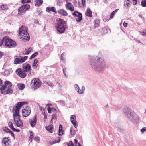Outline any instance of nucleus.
<instances>
[{
	"mask_svg": "<svg viewBox=\"0 0 146 146\" xmlns=\"http://www.w3.org/2000/svg\"><path fill=\"white\" fill-rule=\"evenodd\" d=\"M89 62L92 68L96 71H102L106 67V62L103 58L98 56L91 57Z\"/></svg>",
	"mask_w": 146,
	"mask_h": 146,
	"instance_id": "obj_1",
	"label": "nucleus"
},
{
	"mask_svg": "<svg viewBox=\"0 0 146 146\" xmlns=\"http://www.w3.org/2000/svg\"><path fill=\"white\" fill-rule=\"evenodd\" d=\"M27 103V102H19L16 104L15 107L14 106L13 107V117L14 124H15L17 127L20 128L23 127V124L20 119V116L19 114V110L23 105Z\"/></svg>",
	"mask_w": 146,
	"mask_h": 146,
	"instance_id": "obj_2",
	"label": "nucleus"
},
{
	"mask_svg": "<svg viewBox=\"0 0 146 146\" xmlns=\"http://www.w3.org/2000/svg\"><path fill=\"white\" fill-rule=\"evenodd\" d=\"M123 111L128 118L134 123H137L139 121V117L133 112H130V109L127 107H125Z\"/></svg>",
	"mask_w": 146,
	"mask_h": 146,
	"instance_id": "obj_3",
	"label": "nucleus"
},
{
	"mask_svg": "<svg viewBox=\"0 0 146 146\" xmlns=\"http://www.w3.org/2000/svg\"><path fill=\"white\" fill-rule=\"evenodd\" d=\"M66 22L61 19L57 20L55 23L54 27L57 31L59 33H63L66 28Z\"/></svg>",
	"mask_w": 146,
	"mask_h": 146,
	"instance_id": "obj_4",
	"label": "nucleus"
},
{
	"mask_svg": "<svg viewBox=\"0 0 146 146\" xmlns=\"http://www.w3.org/2000/svg\"><path fill=\"white\" fill-rule=\"evenodd\" d=\"M19 36L20 38L24 42L28 41L29 40V36L27 32V27L22 26L19 28Z\"/></svg>",
	"mask_w": 146,
	"mask_h": 146,
	"instance_id": "obj_5",
	"label": "nucleus"
},
{
	"mask_svg": "<svg viewBox=\"0 0 146 146\" xmlns=\"http://www.w3.org/2000/svg\"><path fill=\"white\" fill-rule=\"evenodd\" d=\"M12 84L9 81H6L3 86H1L0 88L1 93L4 94H10L13 92L11 89Z\"/></svg>",
	"mask_w": 146,
	"mask_h": 146,
	"instance_id": "obj_6",
	"label": "nucleus"
},
{
	"mask_svg": "<svg viewBox=\"0 0 146 146\" xmlns=\"http://www.w3.org/2000/svg\"><path fill=\"white\" fill-rule=\"evenodd\" d=\"M3 45L9 48H14L16 46V42L6 37H4L1 41Z\"/></svg>",
	"mask_w": 146,
	"mask_h": 146,
	"instance_id": "obj_7",
	"label": "nucleus"
},
{
	"mask_svg": "<svg viewBox=\"0 0 146 146\" xmlns=\"http://www.w3.org/2000/svg\"><path fill=\"white\" fill-rule=\"evenodd\" d=\"M31 84L32 88L36 89L40 86L41 83L39 79L35 78L32 80Z\"/></svg>",
	"mask_w": 146,
	"mask_h": 146,
	"instance_id": "obj_8",
	"label": "nucleus"
},
{
	"mask_svg": "<svg viewBox=\"0 0 146 146\" xmlns=\"http://www.w3.org/2000/svg\"><path fill=\"white\" fill-rule=\"evenodd\" d=\"M22 70L24 72H25L27 74H28L29 76L31 74V66L29 64H26L25 63L23 64L22 66Z\"/></svg>",
	"mask_w": 146,
	"mask_h": 146,
	"instance_id": "obj_9",
	"label": "nucleus"
},
{
	"mask_svg": "<svg viewBox=\"0 0 146 146\" xmlns=\"http://www.w3.org/2000/svg\"><path fill=\"white\" fill-rule=\"evenodd\" d=\"M30 7L29 4L26 3L20 7L18 10L19 13H21L28 10Z\"/></svg>",
	"mask_w": 146,
	"mask_h": 146,
	"instance_id": "obj_10",
	"label": "nucleus"
},
{
	"mask_svg": "<svg viewBox=\"0 0 146 146\" xmlns=\"http://www.w3.org/2000/svg\"><path fill=\"white\" fill-rule=\"evenodd\" d=\"M73 14L77 21L80 22L82 20V15L81 13L76 11L74 12Z\"/></svg>",
	"mask_w": 146,
	"mask_h": 146,
	"instance_id": "obj_11",
	"label": "nucleus"
},
{
	"mask_svg": "<svg viewBox=\"0 0 146 146\" xmlns=\"http://www.w3.org/2000/svg\"><path fill=\"white\" fill-rule=\"evenodd\" d=\"M15 72L19 76L22 78H25L27 74L25 72L23 71L22 69L20 68L17 69L15 71Z\"/></svg>",
	"mask_w": 146,
	"mask_h": 146,
	"instance_id": "obj_12",
	"label": "nucleus"
},
{
	"mask_svg": "<svg viewBox=\"0 0 146 146\" xmlns=\"http://www.w3.org/2000/svg\"><path fill=\"white\" fill-rule=\"evenodd\" d=\"M31 110L29 108H26V109H24L22 110V113L23 116L25 117H26L28 116L30 114Z\"/></svg>",
	"mask_w": 146,
	"mask_h": 146,
	"instance_id": "obj_13",
	"label": "nucleus"
},
{
	"mask_svg": "<svg viewBox=\"0 0 146 146\" xmlns=\"http://www.w3.org/2000/svg\"><path fill=\"white\" fill-rule=\"evenodd\" d=\"M74 88L76 91L79 94H82L84 92L85 90V88L84 87L82 86L81 87V90L79 91L78 89H79V86L76 84L74 85Z\"/></svg>",
	"mask_w": 146,
	"mask_h": 146,
	"instance_id": "obj_14",
	"label": "nucleus"
},
{
	"mask_svg": "<svg viewBox=\"0 0 146 146\" xmlns=\"http://www.w3.org/2000/svg\"><path fill=\"white\" fill-rule=\"evenodd\" d=\"M37 121L36 116V115L35 116L33 119H30L29 122L32 127H33L35 126L36 124Z\"/></svg>",
	"mask_w": 146,
	"mask_h": 146,
	"instance_id": "obj_15",
	"label": "nucleus"
},
{
	"mask_svg": "<svg viewBox=\"0 0 146 146\" xmlns=\"http://www.w3.org/2000/svg\"><path fill=\"white\" fill-rule=\"evenodd\" d=\"M66 7L67 9L71 11L74 10V7L70 3H68L67 2V4L66 5Z\"/></svg>",
	"mask_w": 146,
	"mask_h": 146,
	"instance_id": "obj_16",
	"label": "nucleus"
},
{
	"mask_svg": "<svg viewBox=\"0 0 146 146\" xmlns=\"http://www.w3.org/2000/svg\"><path fill=\"white\" fill-rule=\"evenodd\" d=\"M46 11L48 12H49L50 11H52L55 13L56 14L57 13V11L56 9L54 7H47L46 8Z\"/></svg>",
	"mask_w": 146,
	"mask_h": 146,
	"instance_id": "obj_17",
	"label": "nucleus"
},
{
	"mask_svg": "<svg viewBox=\"0 0 146 146\" xmlns=\"http://www.w3.org/2000/svg\"><path fill=\"white\" fill-rule=\"evenodd\" d=\"M63 16H66L68 14L66 11L63 9H60L57 11V13Z\"/></svg>",
	"mask_w": 146,
	"mask_h": 146,
	"instance_id": "obj_18",
	"label": "nucleus"
},
{
	"mask_svg": "<svg viewBox=\"0 0 146 146\" xmlns=\"http://www.w3.org/2000/svg\"><path fill=\"white\" fill-rule=\"evenodd\" d=\"M43 2L42 0H35V6L37 7L40 6L42 5Z\"/></svg>",
	"mask_w": 146,
	"mask_h": 146,
	"instance_id": "obj_19",
	"label": "nucleus"
},
{
	"mask_svg": "<svg viewBox=\"0 0 146 146\" xmlns=\"http://www.w3.org/2000/svg\"><path fill=\"white\" fill-rule=\"evenodd\" d=\"M9 139H8V138L5 137L3 138L2 140V143L4 144V146H7L9 145V143H8V142L9 141Z\"/></svg>",
	"mask_w": 146,
	"mask_h": 146,
	"instance_id": "obj_20",
	"label": "nucleus"
},
{
	"mask_svg": "<svg viewBox=\"0 0 146 146\" xmlns=\"http://www.w3.org/2000/svg\"><path fill=\"white\" fill-rule=\"evenodd\" d=\"M8 9V7L7 5L2 4L0 5L1 10L6 11Z\"/></svg>",
	"mask_w": 146,
	"mask_h": 146,
	"instance_id": "obj_21",
	"label": "nucleus"
},
{
	"mask_svg": "<svg viewBox=\"0 0 146 146\" xmlns=\"http://www.w3.org/2000/svg\"><path fill=\"white\" fill-rule=\"evenodd\" d=\"M85 14L88 17H92V12L90 9L89 8H87L86 12H85Z\"/></svg>",
	"mask_w": 146,
	"mask_h": 146,
	"instance_id": "obj_22",
	"label": "nucleus"
},
{
	"mask_svg": "<svg viewBox=\"0 0 146 146\" xmlns=\"http://www.w3.org/2000/svg\"><path fill=\"white\" fill-rule=\"evenodd\" d=\"M62 126L61 124L60 125L59 128V132L58 133V135L60 136H62L63 135V130L62 129Z\"/></svg>",
	"mask_w": 146,
	"mask_h": 146,
	"instance_id": "obj_23",
	"label": "nucleus"
},
{
	"mask_svg": "<svg viewBox=\"0 0 146 146\" xmlns=\"http://www.w3.org/2000/svg\"><path fill=\"white\" fill-rule=\"evenodd\" d=\"M23 60H21V58H16L15 59L14 61V63L15 64H18L21 63H23Z\"/></svg>",
	"mask_w": 146,
	"mask_h": 146,
	"instance_id": "obj_24",
	"label": "nucleus"
},
{
	"mask_svg": "<svg viewBox=\"0 0 146 146\" xmlns=\"http://www.w3.org/2000/svg\"><path fill=\"white\" fill-rule=\"evenodd\" d=\"M46 129L50 133H52L53 131V127L51 126L46 127Z\"/></svg>",
	"mask_w": 146,
	"mask_h": 146,
	"instance_id": "obj_25",
	"label": "nucleus"
},
{
	"mask_svg": "<svg viewBox=\"0 0 146 146\" xmlns=\"http://www.w3.org/2000/svg\"><path fill=\"white\" fill-rule=\"evenodd\" d=\"M18 86L19 89L20 90H23L25 88V85L23 84H18Z\"/></svg>",
	"mask_w": 146,
	"mask_h": 146,
	"instance_id": "obj_26",
	"label": "nucleus"
},
{
	"mask_svg": "<svg viewBox=\"0 0 146 146\" xmlns=\"http://www.w3.org/2000/svg\"><path fill=\"white\" fill-rule=\"evenodd\" d=\"M65 53H62L60 56L61 60H62L63 62H64L65 61Z\"/></svg>",
	"mask_w": 146,
	"mask_h": 146,
	"instance_id": "obj_27",
	"label": "nucleus"
},
{
	"mask_svg": "<svg viewBox=\"0 0 146 146\" xmlns=\"http://www.w3.org/2000/svg\"><path fill=\"white\" fill-rule=\"evenodd\" d=\"M118 9H116L115 10L113 11L111 14L110 15V18L111 19L113 18V16L115 14V13H117V12L118 11Z\"/></svg>",
	"mask_w": 146,
	"mask_h": 146,
	"instance_id": "obj_28",
	"label": "nucleus"
},
{
	"mask_svg": "<svg viewBox=\"0 0 146 146\" xmlns=\"http://www.w3.org/2000/svg\"><path fill=\"white\" fill-rule=\"evenodd\" d=\"M100 21L99 20H96L94 21V28H96L98 27Z\"/></svg>",
	"mask_w": 146,
	"mask_h": 146,
	"instance_id": "obj_29",
	"label": "nucleus"
},
{
	"mask_svg": "<svg viewBox=\"0 0 146 146\" xmlns=\"http://www.w3.org/2000/svg\"><path fill=\"white\" fill-rule=\"evenodd\" d=\"M10 74V71L7 70H5L4 71L3 75L5 76H7Z\"/></svg>",
	"mask_w": 146,
	"mask_h": 146,
	"instance_id": "obj_30",
	"label": "nucleus"
},
{
	"mask_svg": "<svg viewBox=\"0 0 146 146\" xmlns=\"http://www.w3.org/2000/svg\"><path fill=\"white\" fill-rule=\"evenodd\" d=\"M38 52H36L33 54L30 57V59H32L33 58L36 57L38 55Z\"/></svg>",
	"mask_w": 146,
	"mask_h": 146,
	"instance_id": "obj_31",
	"label": "nucleus"
},
{
	"mask_svg": "<svg viewBox=\"0 0 146 146\" xmlns=\"http://www.w3.org/2000/svg\"><path fill=\"white\" fill-rule=\"evenodd\" d=\"M71 121L75 128H76L77 127L78 125L76 123L77 122L76 120H74L73 121V120L72 119Z\"/></svg>",
	"mask_w": 146,
	"mask_h": 146,
	"instance_id": "obj_32",
	"label": "nucleus"
},
{
	"mask_svg": "<svg viewBox=\"0 0 146 146\" xmlns=\"http://www.w3.org/2000/svg\"><path fill=\"white\" fill-rule=\"evenodd\" d=\"M73 127H72L70 130V133L71 135L73 136H74L76 134V132L75 131H72L73 130Z\"/></svg>",
	"mask_w": 146,
	"mask_h": 146,
	"instance_id": "obj_33",
	"label": "nucleus"
},
{
	"mask_svg": "<svg viewBox=\"0 0 146 146\" xmlns=\"http://www.w3.org/2000/svg\"><path fill=\"white\" fill-rule=\"evenodd\" d=\"M8 126L10 128H11L12 130L14 128V127L13 124L12 122H9L8 123Z\"/></svg>",
	"mask_w": 146,
	"mask_h": 146,
	"instance_id": "obj_34",
	"label": "nucleus"
},
{
	"mask_svg": "<svg viewBox=\"0 0 146 146\" xmlns=\"http://www.w3.org/2000/svg\"><path fill=\"white\" fill-rule=\"evenodd\" d=\"M3 131L6 133H9L11 131L10 129H9L8 127H4L3 128Z\"/></svg>",
	"mask_w": 146,
	"mask_h": 146,
	"instance_id": "obj_35",
	"label": "nucleus"
},
{
	"mask_svg": "<svg viewBox=\"0 0 146 146\" xmlns=\"http://www.w3.org/2000/svg\"><path fill=\"white\" fill-rule=\"evenodd\" d=\"M52 119L54 120V122L55 123L57 119L56 115V114H54L52 115Z\"/></svg>",
	"mask_w": 146,
	"mask_h": 146,
	"instance_id": "obj_36",
	"label": "nucleus"
},
{
	"mask_svg": "<svg viewBox=\"0 0 146 146\" xmlns=\"http://www.w3.org/2000/svg\"><path fill=\"white\" fill-rule=\"evenodd\" d=\"M141 5L143 7H146V0H142Z\"/></svg>",
	"mask_w": 146,
	"mask_h": 146,
	"instance_id": "obj_37",
	"label": "nucleus"
},
{
	"mask_svg": "<svg viewBox=\"0 0 146 146\" xmlns=\"http://www.w3.org/2000/svg\"><path fill=\"white\" fill-rule=\"evenodd\" d=\"M38 62V60L37 59H35L33 62V64L32 65V66L34 68H35L36 66V64H37V63Z\"/></svg>",
	"mask_w": 146,
	"mask_h": 146,
	"instance_id": "obj_38",
	"label": "nucleus"
},
{
	"mask_svg": "<svg viewBox=\"0 0 146 146\" xmlns=\"http://www.w3.org/2000/svg\"><path fill=\"white\" fill-rule=\"evenodd\" d=\"M30 135L29 137V139L31 142L32 141V139L33 136V133L31 131H30Z\"/></svg>",
	"mask_w": 146,
	"mask_h": 146,
	"instance_id": "obj_39",
	"label": "nucleus"
},
{
	"mask_svg": "<svg viewBox=\"0 0 146 146\" xmlns=\"http://www.w3.org/2000/svg\"><path fill=\"white\" fill-rule=\"evenodd\" d=\"M30 51L28 50L25 49L23 52V54L25 55H28L30 53Z\"/></svg>",
	"mask_w": 146,
	"mask_h": 146,
	"instance_id": "obj_40",
	"label": "nucleus"
},
{
	"mask_svg": "<svg viewBox=\"0 0 146 146\" xmlns=\"http://www.w3.org/2000/svg\"><path fill=\"white\" fill-rule=\"evenodd\" d=\"M30 0H22L21 1V2L23 4L25 3H28L30 2Z\"/></svg>",
	"mask_w": 146,
	"mask_h": 146,
	"instance_id": "obj_41",
	"label": "nucleus"
},
{
	"mask_svg": "<svg viewBox=\"0 0 146 146\" xmlns=\"http://www.w3.org/2000/svg\"><path fill=\"white\" fill-rule=\"evenodd\" d=\"M70 119L71 121L72 119L73 120V121L74 120H76V116L74 115H72L71 116Z\"/></svg>",
	"mask_w": 146,
	"mask_h": 146,
	"instance_id": "obj_42",
	"label": "nucleus"
},
{
	"mask_svg": "<svg viewBox=\"0 0 146 146\" xmlns=\"http://www.w3.org/2000/svg\"><path fill=\"white\" fill-rule=\"evenodd\" d=\"M33 139L36 141L38 142L40 141V139L39 137L38 136L35 137Z\"/></svg>",
	"mask_w": 146,
	"mask_h": 146,
	"instance_id": "obj_43",
	"label": "nucleus"
},
{
	"mask_svg": "<svg viewBox=\"0 0 146 146\" xmlns=\"http://www.w3.org/2000/svg\"><path fill=\"white\" fill-rule=\"evenodd\" d=\"M139 33L141 35L146 36V31H145V32L139 31Z\"/></svg>",
	"mask_w": 146,
	"mask_h": 146,
	"instance_id": "obj_44",
	"label": "nucleus"
},
{
	"mask_svg": "<svg viewBox=\"0 0 146 146\" xmlns=\"http://www.w3.org/2000/svg\"><path fill=\"white\" fill-rule=\"evenodd\" d=\"M28 58L27 56H25L23 58H21V60H23V62H24Z\"/></svg>",
	"mask_w": 146,
	"mask_h": 146,
	"instance_id": "obj_45",
	"label": "nucleus"
},
{
	"mask_svg": "<svg viewBox=\"0 0 146 146\" xmlns=\"http://www.w3.org/2000/svg\"><path fill=\"white\" fill-rule=\"evenodd\" d=\"M102 31H103V33L104 34L108 32V30L106 28H104L102 29Z\"/></svg>",
	"mask_w": 146,
	"mask_h": 146,
	"instance_id": "obj_46",
	"label": "nucleus"
},
{
	"mask_svg": "<svg viewBox=\"0 0 146 146\" xmlns=\"http://www.w3.org/2000/svg\"><path fill=\"white\" fill-rule=\"evenodd\" d=\"M74 144L75 145V146H76V145H79L80 144L79 142H78V140L76 139H75L74 140Z\"/></svg>",
	"mask_w": 146,
	"mask_h": 146,
	"instance_id": "obj_47",
	"label": "nucleus"
},
{
	"mask_svg": "<svg viewBox=\"0 0 146 146\" xmlns=\"http://www.w3.org/2000/svg\"><path fill=\"white\" fill-rule=\"evenodd\" d=\"M68 146H74L73 142L71 141L69 142V143L68 144Z\"/></svg>",
	"mask_w": 146,
	"mask_h": 146,
	"instance_id": "obj_48",
	"label": "nucleus"
},
{
	"mask_svg": "<svg viewBox=\"0 0 146 146\" xmlns=\"http://www.w3.org/2000/svg\"><path fill=\"white\" fill-rule=\"evenodd\" d=\"M60 139H59L57 140H55L54 141V143H52V144H54V143H59V142H60ZM50 144H51V143H50Z\"/></svg>",
	"mask_w": 146,
	"mask_h": 146,
	"instance_id": "obj_49",
	"label": "nucleus"
},
{
	"mask_svg": "<svg viewBox=\"0 0 146 146\" xmlns=\"http://www.w3.org/2000/svg\"><path fill=\"white\" fill-rule=\"evenodd\" d=\"M52 109H51V108H50L49 107H48V112L50 114L52 113L51 111V110Z\"/></svg>",
	"mask_w": 146,
	"mask_h": 146,
	"instance_id": "obj_50",
	"label": "nucleus"
},
{
	"mask_svg": "<svg viewBox=\"0 0 146 146\" xmlns=\"http://www.w3.org/2000/svg\"><path fill=\"white\" fill-rule=\"evenodd\" d=\"M46 84L50 86H52V82H46Z\"/></svg>",
	"mask_w": 146,
	"mask_h": 146,
	"instance_id": "obj_51",
	"label": "nucleus"
},
{
	"mask_svg": "<svg viewBox=\"0 0 146 146\" xmlns=\"http://www.w3.org/2000/svg\"><path fill=\"white\" fill-rule=\"evenodd\" d=\"M86 0H82V3L83 7H85L86 5Z\"/></svg>",
	"mask_w": 146,
	"mask_h": 146,
	"instance_id": "obj_52",
	"label": "nucleus"
},
{
	"mask_svg": "<svg viewBox=\"0 0 146 146\" xmlns=\"http://www.w3.org/2000/svg\"><path fill=\"white\" fill-rule=\"evenodd\" d=\"M146 130V127H144L142 128L141 129V132L144 133V132Z\"/></svg>",
	"mask_w": 146,
	"mask_h": 146,
	"instance_id": "obj_53",
	"label": "nucleus"
},
{
	"mask_svg": "<svg viewBox=\"0 0 146 146\" xmlns=\"http://www.w3.org/2000/svg\"><path fill=\"white\" fill-rule=\"evenodd\" d=\"M129 1L125 0V2L124 5L126 4V5L128 6V5L129 4Z\"/></svg>",
	"mask_w": 146,
	"mask_h": 146,
	"instance_id": "obj_54",
	"label": "nucleus"
},
{
	"mask_svg": "<svg viewBox=\"0 0 146 146\" xmlns=\"http://www.w3.org/2000/svg\"><path fill=\"white\" fill-rule=\"evenodd\" d=\"M13 131L14 132H19L20 131V130H19L16 129L15 128L13 129Z\"/></svg>",
	"mask_w": 146,
	"mask_h": 146,
	"instance_id": "obj_55",
	"label": "nucleus"
},
{
	"mask_svg": "<svg viewBox=\"0 0 146 146\" xmlns=\"http://www.w3.org/2000/svg\"><path fill=\"white\" fill-rule=\"evenodd\" d=\"M127 25V23L124 22L123 23V25L125 27H126Z\"/></svg>",
	"mask_w": 146,
	"mask_h": 146,
	"instance_id": "obj_56",
	"label": "nucleus"
},
{
	"mask_svg": "<svg viewBox=\"0 0 146 146\" xmlns=\"http://www.w3.org/2000/svg\"><path fill=\"white\" fill-rule=\"evenodd\" d=\"M66 68H63V73H66Z\"/></svg>",
	"mask_w": 146,
	"mask_h": 146,
	"instance_id": "obj_57",
	"label": "nucleus"
},
{
	"mask_svg": "<svg viewBox=\"0 0 146 146\" xmlns=\"http://www.w3.org/2000/svg\"><path fill=\"white\" fill-rule=\"evenodd\" d=\"M40 109L41 111H44V109L42 107H40Z\"/></svg>",
	"mask_w": 146,
	"mask_h": 146,
	"instance_id": "obj_58",
	"label": "nucleus"
},
{
	"mask_svg": "<svg viewBox=\"0 0 146 146\" xmlns=\"http://www.w3.org/2000/svg\"><path fill=\"white\" fill-rule=\"evenodd\" d=\"M10 133L11 134V136L13 137H14V135L13 132L11 131V132H10Z\"/></svg>",
	"mask_w": 146,
	"mask_h": 146,
	"instance_id": "obj_59",
	"label": "nucleus"
},
{
	"mask_svg": "<svg viewBox=\"0 0 146 146\" xmlns=\"http://www.w3.org/2000/svg\"><path fill=\"white\" fill-rule=\"evenodd\" d=\"M2 84V81L1 79H0V88H1V87Z\"/></svg>",
	"mask_w": 146,
	"mask_h": 146,
	"instance_id": "obj_60",
	"label": "nucleus"
},
{
	"mask_svg": "<svg viewBox=\"0 0 146 146\" xmlns=\"http://www.w3.org/2000/svg\"><path fill=\"white\" fill-rule=\"evenodd\" d=\"M34 23L35 24L39 23V22H38V20L37 19H36L35 20Z\"/></svg>",
	"mask_w": 146,
	"mask_h": 146,
	"instance_id": "obj_61",
	"label": "nucleus"
},
{
	"mask_svg": "<svg viewBox=\"0 0 146 146\" xmlns=\"http://www.w3.org/2000/svg\"><path fill=\"white\" fill-rule=\"evenodd\" d=\"M63 74H64V76L66 78H67L68 77V76L66 74V73H63Z\"/></svg>",
	"mask_w": 146,
	"mask_h": 146,
	"instance_id": "obj_62",
	"label": "nucleus"
},
{
	"mask_svg": "<svg viewBox=\"0 0 146 146\" xmlns=\"http://www.w3.org/2000/svg\"><path fill=\"white\" fill-rule=\"evenodd\" d=\"M54 121V120H53L52 119H51V120L50 121V123L51 124Z\"/></svg>",
	"mask_w": 146,
	"mask_h": 146,
	"instance_id": "obj_63",
	"label": "nucleus"
},
{
	"mask_svg": "<svg viewBox=\"0 0 146 146\" xmlns=\"http://www.w3.org/2000/svg\"><path fill=\"white\" fill-rule=\"evenodd\" d=\"M3 55V53L1 52H0V58H1L2 55Z\"/></svg>",
	"mask_w": 146,
	"mask_h": 146,
	"instance_id": "obj_64",
	"label": "nucleus"
}]
</instances>
